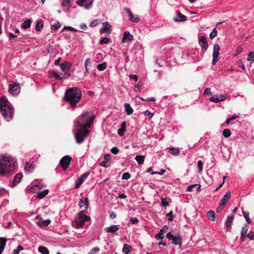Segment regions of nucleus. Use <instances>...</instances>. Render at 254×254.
Segmentation results:
<instances>
[{
  "mask_svg": "<svg viewBox=\"0 0 254 254\" xmlns=\"http://www.w3.org/2000/svg\"><path fill=\"white\" fill-rule=\"evenodd\" d=\"M59 66V69L57 71L55 70L50 71L49 76L50 77H54L56 79L61 80L63 78L69 77L73 71L71 64H57Z\"/></svg>",
  "mask_w": 254,
  "mask_h": 254,
  "instance_id": "nucleus-1",
  "label": "nucleus"
},
{
  "mask_svg": "<svg viewBox=\"0 0 254 254\" xmlns=\"http://www.w3.org/2000/svg\"><path fill=\"white\" fill-rule=\"evenodd\" d=\"M81 90L78 87H72L66 90L65 93V100L71 106H75L79 101L81 97Z\"/></svg>",
  "mask_w": 254,
  "mask_h": 254,
  "instance_id": "nucleus-2",
  "label": "nucleus"
},
{
  "mask_svg": "<svg viewBox=\"0 0 254 254\" xmlns=\"http://www.w3.org/2000/svg\"><path fill=\"white\" fill-rule=\"evenodd\" d=\"M95 116L91 112H86L79 116L75 124V127L86 128L90 127Z\"/></svg>",
  "mask_w": 254,
  "mask_h": 254,
  "instance_id": "nucleus-3",
  "label": "nucleus"
},
{
  "mask_svg": "<svg viewBox=\"0 0 254 254\" xmlns=\"http://www.w3.org/2000/svg\"><path fill=\"white\" fill-rule=\"evenodd\" d=\"M15 161L13 158L2 156L0 159V174L4 175L14 169Z\"/></svg>",
  "mask_w": 254,
  "mask_h": 254,
  "instance_id": "nucleus-4",
  "label": "nucleus"
},
{
  "mask_svg": "<svg viewBox=\"0 0 254 254\" xmlns=\"http://www.w3.org/2000/svg\"><path fill=\"white\" fill-rule=\"evenodd\" d=\"M9 102L4 97L0 99V111L4 119L9 122L12 117V110L9 106Z\"/></svg>",
  "mask_w": 254,
  "mask_h": 254,
  "instance_id": "nucleus-5",
  "label": "nucleus"
},
{
  "mask_svg": "<svg viewBox=\"0 0 254 254\" xmlns=\"http://www.w3.org/2000/svg\"><path fill=\"white\" fill-rule=\"evenodd\" d=\"M89 133V130L85 128L76 127L74 136L76 141L80 144L88 137Z\"/></svg>",
  "mask_w": 254,
  "mask_h": 254,
  "instance_id": "nucleus-6",
  "label": "nucleus"
},
{
  "mask_svg": "<svg viewBox=\"0 0 254 254\" xmlns=\"http://www.w3.org/2000/svg\"><path fill=\"white\" fill-rule=\"evenodd\" d=\"M85 211H80L76 216L74 220V226L76 228L83 226L85 222L90 220V217L84 214Z\"/></svg>",
  "mask_w": 254,
  "mask_h": 254,
  "instance_id": "nucleus-7",
  "label": "nucleus"
},
{
  "mask_svg": "<svg viewBox=\"0 0 254 254\" xmlns=\"http://www.w3.org/2000/svg\"><path fill=\"white\" fill-rule=\"evenodd\" d=\"M166 237L169 240H172V244L176 245H179L180 246H181L182 238L180 235L175 236L172 234L171 233L169 232L167 234Z\"/></svg>",
  "mask_w": 254,
  "mask_h": 254,
  "instance_id": "nucleus-8",
  "label": "nucleus"
},
{
  "mask_svg": "<svg viewBox=\"0 0 254 254\" xmlns=\"http://www.w3.org/2000/svg\"><path fill=\"white\" fill-rule=\"evenodd\" d=\"M71 160V157L69 156H65L63 157L60 161V165L63 169L65 171L68 168Z\"/></svg>",
  "mask_w": 254,
  "mask_h": 254,
  "instance_id": "nucleus-9",
  "label": "nucleus"
},
{
  "mask_svg": "<svg viewBox=\"0 0 254 254\" xmlns=\"http://www.w3.org/2000/svg\"><path fill=\"white\" fill-rule=\"evenodd\" d=\"M220 47L218 44H216L213 47L212 64H215L218 61Z\"/></svg>",
  "mask_w": 254,
  "mask_h": 254,
  "instance_id": "nucleus-10",
  "label": "nucleus"
},
{
  "mask_svg": "<svg viewBox=\"0 0 254 254\" xmlns=\"http://www.w3.org/2000/svg\"><path fill=\"white\" fill-rule=\"evenodd\" d=\"M90 174V172H88L82 175L80 177L76 180L75 188L76 189H78L86 178L89 176Z\"/></svg>",
  "mask_w": 254,
  "mask_h": 254,
  "instance_id": "nucleus-11",
  "label": "nucleus"
},
{
  "mask_svg": "<svg viewBox=\"0 0 254 254\" xmlns=\"http://www.w3.org/2000/svg\"><path fill=\"white\" fill-rule=\"evenodd\" d=\"M9 92L13 95H17L20 92V87L17 83L10 84L9 86Z\"/></svg>",
  "mask_w": 254,
  "mask_h": 254,
  "instance_id": "nucleus-12",
  "label": "nucleus"
},
{
  "mask_svg": "<svg viewBox=\"0 0 254 254\" xmlns=\"http://www.w3.org/2000/svg\"><path fill=\"white\" fill-rule=\"evenodd\" d=\"M111 25L107 22L103 23V27L100 29L101 34L107 33L110 34L112 31Z\"/></svg>",
  "mask_w": 254,
  "mask_h": 254,
  "instance_id": "nucleus-13",
  "label": "nucleus"
},
{
  "mask_svg": "<svg viewBox=\"0 0 254 254\" xmlns=\"http://www.w3.org/2000/svg\"><path fill=\"white\" fill-rule=\"evenodd\" d=\"M133 37L128 31H125L122 39V42H129L133 40Z\"/></svg>",
  "mask_w": 254,
  "mask_h": 254,
  "instance_id": "nucleus-14",
  "label": "nucleus"
},
{
  "mask_svg": "<svg viewBox=\"0 0 254 254\" xmlns=\"http://www.w3.org/2000/svg\"><path fill=\"white\" fill-rule=\"evenodd\" d=\"M177 16L173 18L175 22H184L187 20V16L183 15L180 11H177Z\"/></svg>",
  "mask_w": 254,
  "mask_h": 254,
  "instance_id": "nucleus-15",
  "label": "nucleus"
},
{
  "mask_svg": "<svg viewBox=\"0 0 254 254\" xmlns=\"http://www.w3.org/2000/svg\"><path fill=\"white\" fill-rule=\"evenodd\" d=\"M226 96L224 95H221L220 96H213L210 98V101L214 102V103H218L220 101H224L226 99Z\"/></svg>",
  "mask_w": 254,
  "mask_h": 254,
  "instance_id": "nucleus-16",
  "label": "nucleus"
},
{
  "mask_svg": "<svg viewBox=\"0 0 254 254\" xmlns=\"http://www.w3.org/2000/svg\"><path fill=\"white\" fill-rule=\"evenodd\" d=\"M199 43L201 48L204 50L208 48V44L206 37L205 36H200L199 38Z\"/></svg>",
  "mask_w": 254,
  "mask_h": 254,
  "instance_id": "nucleus-17",
  "label": "nucleus"
},
{
  "mask_svg": "<svg viewBox=\"0 0 254 254\" xmlns=\"http://www.w3.org/2000/svg\"><path fill=\"white\" fill-rule=\"evenodd\" d=\"M168 229V227L166 225L164 226L163 228L161 229L160 231H159V233L157 234L155 236V238L156 239H161V240H162L164 237L163 236V234L166 232L167 230Z\"/></svg>",
  "mask_w": 254,
  "mask_h": 254,
  "instance_id": "nucleus-18",
  "label": "nucleus"
},
{
  "mask_svg": "<svg viewBox=\"0 0 254 254\" xmlns=\"http://www.w3.org/2000/svg\"><path fill=\"white\" fill-rule=\"evenodd\" d=\"M104 160L100 163V165L102 167L107 168L109 166V164H108V162L111 159V156L110 154H105L104 156Z\"/></svg>",
  "mask_w": 254,
  "mask_h": 254,
  "instance_id": "nucleus-19",
  "label": "nucleus"
},
{
  "mask_svg": "<svg viewBox=\"0 0 254 254\" xmlns=\"http://www.w3.org/2000/svg\"><path fill=\"white\" fill-rule=\"evenodd\" d=\"M230 197L231 192L230 191H228L226 192V194L223 196L222 199L221 200L220 202L221 205H226L227 202H228V200L230 198Z\"/></svg>",
  "mask_w": 254,
  "mask_h": 254,
  "instance_id": "nucleus-20",
  "label": "nucleus"
},
{
  "mask_svg": "<svg viewBox=\"0 0 254 254\" xmlns=\"http://www.w3.org/2000/svg\"><path fill=\"white\" fill-rule=\"evenodd\" d=\"M22 177V174L20 173L17 174L15 177L14 179L12 182V187H14L17 185L18 183H19Z\"/></svg>",
  "mask_w": 254,
  "mask_h": 254,
  "instance_id": "nucleus-21",
  "label": "nucleus"
},
{
  "mask_svg": "<svg viewBox=\"0 0 254 254\" xmlns=\"http://www.w3.org/2000/svg\"><path fill=\"white\" fill-rule=\"evenodd\" d=\"M104 230L106 232L114 233L119 230V228L117 225H112L110 227L105 228Z\"/></svg>",
  "mask_w": 254,
  "mask_h": 254,
  "instance_id": "nucleus-22",
  "label": "nucleus"
},
{
  "mask_svg": "<svg viewBox=\"0 0 254 254\" xmlns=\"http://www.w3.org/2000/svg\"><path fill=\"white\" fill-rule=\"evenodd\" d=\"M233 215H230L227 217V219L225 224L227 229H229L231 228V224L233 222Z\"/></svg>",
  "mask_w": 254,
  "mask_h": 254,
  "instance_id": "nucleus-23",
  "label": "nucleus"
},
{
  "mask_svg": "<svg viewBox=\"0 0 254 254\" xmlns=\"http://www.w3.org/2000/svg\"><path fill=\"white\" fill-rule=\"evenodd\" d=\"M44 26L43 21L42 19H39L37 21L36 27L35 30L38 32L41 31Z\"/></svg>",
  "mask_w": 254,
  "mask_h": 254,
  "instance_id": "nucleus-24",
  "label": "nucleus"
},
{
  "mask_svg": "<svg viewBox=\"0 0 254 254\" xmlns=\"http://www.w3.org/2000/svg\"><path fill=\"white\" fill-rule=\"evenodd\" d=\"M207 217L209 221H214L215 220L216 215L213 210H209L207 213Z\"/></svg>",
  "mask_w": 254,
  "mask_h": 254,
  "instance_id": "nucleus-25",
  "label": "nucleus"
},
{
  "mask_svg": "<svg viewBox=\"0 0 254 254\" xmlns=\"http://www.w3.org/2000/svg\"><path fill=\"white\" fill-rule=\"evenodd\" d=\"M51 222V220L49 219L46 220H43L40 219L38 222H37V224L40 227H47Z\"/></svg>",
  "mask_w": 254,
  "mask_h": 254,
  "instance_id": "nucleus-26",
  "label": "nucleus"
},
{
  "mask_svg": "<svg viewBox=\"0 0 254 254\" xmlns=\"http://www.w3.org/2000/svg\"><path fill=\"white\" fill-rule=\"evenodd\" d=\"M25 169L28 173H31L34 170V166L32 164H29L28 163H27L25 166Z\"/></svg>",
  "mask_w": 254,
  "mask_h": 254,
  "instance_id": "nucleus-27",
  "label": "nucleus"
},
{
  "mask_svg": "<svg viewBox=\"0 0 254 254\" xmlns=\"http://www.w3.org/2000/svg\"><path fill=\"white\" fill-rule=\"evenodd\" d=\"M125 107V110L128 115H130L133 113V110L129 104H126Z\"/></svg>",
  "mask_w": 254,
  "mask_h": 254,
  "instance_id": "nucleus-28",
  "label": "nucleus"
},
{
  "mask_svg": "<svg viewBox=\"0 0 254 254\" xmlns=\"http://www.w3.org/2000/svg\"><path fill=\"white\" fill-rule=\"evenodd\" d=\"M249 226L245 225L242 229L241 231V237H246L247 235V233L249 230Z\"/></svg>",
  "mask_w": 254,
  "mask_h": 254,
  "instance_id": "nucleus-29",
  "label": "nucleus"
},
{
  "mask_svg": "<svg viewBox=\"0 0 254 254\" xmlns=\"http://www.w3.org/2000/svg\"><path fill=\"white\" fill-rule=\"evenodd\" d=\"M169 152L170 153L174 155H179L180 154L179 150L174 147L170 148L169 149Z\"/></svg>",
  "mask_w": 254,
  "mask_h": 254,
  "instance_id": "nucleus-30",
  "label": "nucleus"
},
{
  "mask_svg": "<svg viewBox=\"0 0 254 254\" xmlns=\"http://www.w3.org/2000/svg\"><path fill=\"white\" fill-rule=\"evenodd\" d=\"M31 20L30 19L25 20L22 24V27L24 29L29 28L31 26Z\"/></svg>",
  "mask_w": 254,
  "mask_h": 254,
  "instance_id": "nucleus-31",
  "label": "nucleus"
},
{
  "mask_svg": "<svg viewBox=\"0 0 254 254\" xmlns=\"http://www.w3.org/2000/svg\"><path fill=\"white\" fill-rule=\"evenodd\" d=\"M48 190H45L42 191H41L38 193L37 196V197L39 199H42L44 198L48 193Z\"/></svg>",
  "mask_w": 254,
  "mask_h": 254,
  "instance_id": "nucleus-32",
  "label": "nucleus"
},
{
  "mask_svg": "<svg viewBox=\"0 0 254 254\" xmlns=\"http://www.w3.org/2000/svg\"><path fill=\"white\" fill-rule=\"evenodd\" d=\"M38 251L43 254H49V251L47 248L45 247H39L38 248Z\"/></svg>",
  "mask_w": 254,
  "mask_h": 254,
  "instance_id": "nucleus-33",
  "label": "nucleus"
},
{
  "mask_svg": "<svg viewBox=\"0 0 254 254\" xmlns=\"http://www.w3.org/2000/svg\"><path fill=\"white\" fill-rule=\"evenodd\" d=\"M144 156L143 155H137L135 157V159L138 163L141 164L144 161Z\"/></svg>",
  "mask_w": 254,
  "mask_h": 254,
  "instance_id": "nucleus-34",
  "label": "nucleus"
},
{
  "mask_svg": "<svg viewBox=\"0 0 254 254\" xmlns=\"http://www.w3.org/2000/svg\"><path fill=\"white\" fill-rule=\"evenodd\" d=\"M243 216L244 217V218H245L246 219V222L248 223V224H250L251 223V220L250 218V217H249V213L248 212H247L245 211H243Z\"/></svg>",
  "mask_w": 254,
  "mask_h": 254,
  "instance_id": "nucleus-35",
  "label": "nucleus"
},
{
  "mask_svg": "<svg viewBox=\"0 0 254 254\" xmlns=\"http://www.w3.org/2000/svg\"><path fill=\"white\" fill-rule=\"evenodd\" d=\"M223 135L225 137H229L231 135V130L228 128L224 129L223 131Z\"/></svg>",
  "mask_w": 254,
  "mask_h": 254,
  "instance_id": "nucleus-36",
  "label": "nucleus"
},
{
  "mask_svg": "<svg viewBox=\"0 0 254 254\" xmlns=\"http://www.w3.org/2000/svg\"><path fill=\"white\" fill-rule=\"evenodd\" d=\"M132 250V247L131 246H129L127 244H124L123 248V252H131Z\"/></svg>",
  "mask_w": 254,
  "mask_h": 254,
  "instance_id": "nucleus-37",
  "label": "nucleus"
},
{
  "mask_svg": "<svg viewBox=\"0 0 254 254\" xmlns=\"http://www.w3.org/2000/svg\"><path fill=\"white\" fill-rule=\"evenodd\" d=\"M128 17H129V20L131 22L137 23L140 20V18L138 16H136L135 17H134V16L133 14H132V16H129Z\"/></svg>",
  "mask_w": 254,
  "mask_h": 254,
  "instance_id": "nucleus-38",
  "label": "nucleus"
},
{
  "mask_svg": "<svg viewBox=\"0 0 254 254\" xmlns=\"http://www.w3.org/2000/svg\"><path fill=\"white\" fill-rule=\"evenodd\" d=\"M110 41V39L107 37H103L100 40V44L101 45H103L105 44H107Z\"/></svg>",
  "mask_w": 254,
  "mask_h": 254,
  "instance_id": "nucleus-39",
  "label": "nucleus"
},
{
  "mask_svg": "<svg viewBox=\"0 0 254 254\" xmlns=\"http://www.w3.org/2000/svg\"><path fill=\"white\" fill-rule=\"evenodd\" d=\"M247 60L248 61L254 62V52L249 53L248 56Z\"/></svg>",
  "mask_w": 254,
  "mask_h": 254,
  "instance_id": "nucleus-40",
  "label": "nucleus"
},
{
  "mask_svg": "<svg viewBox=\"0 0 254 254\" xmlns=\"http://www.w3.org/2000/svg\"><path fill=\"white\" fill-rule=\"evenodd\" d=\"M217 34V31L216 28H214L213 31L209 34V37L212 40L214 38Z\"/></svg>",
  "mask_w": 254,
  "mask_h": 254,
  "instance_id": "nucleus-41",
  "label": "nucleus"
},
{
  "mask_svg": "<svg viewBox=\"0 0 254 254\" xmlns=\"http://www.w3.org/2000/svg\"><path fill=\"white\" fill-rule=\"evenodd\" d=\"M6 243V239L4 238H0V247L4 248L5 247Z\"/></svg>",
  "mask_w": 254,
  "mask_h": 254,
  "instance_id": "nucleus-42",
  "label": "nucleus"
},
{
  "mask_svg": "<svg viewBox=\"0 0 254 254\" xmlns=\"http://www.w3.org/2000/svg\"><path fill=\"white\" fill-rule=\"evenodd\" d=\"M70 4V0H63L62 2V5L64 7L69 6Z\"/></svg>",
  "mask_w": 254,
  "mask_h": 254,
  "instance_id": "nucleus-43",
  "label": "nucleus"
},
{
  "mask_svg": "<svg viewBox=\"0 0 254 254\" xmlns=\"http://www.w3.org/2000/svg\"><path fill=\"white\" fill-rule=\"evenodd\" d=\"M107 67V64H98L97 68L100 71L104 70Z\"/></svg>",
  "mask_w": 254,
  "mask_h": 254,
  "instance_id": "nucleus-44",
  "label": "nucleus"
},
{
  "mask_svg": "<svg viewBox=\"0 0 254 254\" xmlns=\"http://www.w3.org/2000/svg\"><path fill=\"white\" fill-rule=\"evenodd\" d=\"M161 205L163 206H167L169 205V202L167 201L166 198H161Z\"/></svg>",
  "mask_w": 254,
  "mask_h": 254,
  "instance_id": "nucleus-45",
  "label": "nucleus"
},
{
  "mask_svg": "<svg viewBox=\"0 0 254 254\" xmlns=\"http://www.w3.org/2000/svg\"><path fill=\"white\" fill-rule=\"evenodd\" d=\"M126 130V129L121 127L118 129V133L119 134V135L122 136L124 135Z\"/></svg>",
  "mask_w": 254,
  "mask_h": 254,
  "instance_id": "nucleus-46",
  "label": "nucleus"
},
{
  "mask_svg": "<svg viewBox=\"0 0 254 254\" xmlns=\"http://www.w3.org/2000/svg\"><path fill=\"white\" fill-rule=\"evenodd\" d=\"M130 177V175L129 173H125L122 175V179L123 180H127L129 179Z\"/></svg>",
  "mask_w": 254,
  "mask_h": 254,
  "instance_id": "nucleus-47",
  "label": "nucleus"
},
{
  "mask_svg": "<svg viewBox=\"0 0 254 254\" xmlns=\"http://www.w3.org/2000/svg\"><path fill=\"white\" fill-rule=\"evenodd\" d=\"M237 118H238V116L237 115H234L232 117H231V118H228L227 120V121H226V123L227 124H229L231 121L236 120V119H237Z\"/></svg>",
  "mask_w": 254,
  "mask_h": 254,
  "instance_id": "nucleus-48",
  "label": "nucleus"
},
{
  "mask_svg": "<svg viewBox=\"0 0 254 254\" xmlns=\"http://www.w3.org/2000/svg\"><path fill=\"white\" fill-rule=\"evenodd\" d=\"M37 188H36L35 186H34V185L30 187V188L28 190V191L29 192L34 193L37 191Z\"/></svg>",
  "mask_w": 254,
  "mask_h": 254,
  "instance_id": "nucleus-49",
  "label": "nucleus"
},
{
  "mask_svg": "<svg viewBox=\"0 0 254 254\" xmlns=\"http://www.w3.org/2000/svg\"><path fill=\"white\" fill-rule=\"evenodd\" d=\"M99 251V249L97 247L94 248L92 249L88 254H95Z\"/></svg>",
  "mask_w": 254,
  "mask_h": 254,
  "instance_id": "nucleus-50",
  "label": "nucleus"
},
{
  "mask_svg": "<svg viewBox=\"0 0 254 254\" xmlns=\"http://www.w3.org/2000/svg\"><path fill=\"white\" fill-rule=\"evenodd\" d=\"M129 221L131 222L133 224H136L138 223L139 222L138 219L136 217L130 218Z\"/></svg>",
  "mask_w": 254,
  "mask_h": 254,
  "instance_id": "nucleus-51",
  "label": "nucleus"
},
{
  "mask_svg": "<svg viewBox=\"0 0 254 254\" xmlns=\"http://www.w3.org/2000/svg\"><path fill=\"white\" fill-rule=\"evenodd\" d=\"M167 216L169 217L168 218V220L169 221H172L173 220V212L172 211H171L167 213Z\"/></svg>",
  "mask_w": 254,
  "mask_h": 254,
  "instance_id": "nucleus-52",
  "label": "nucleus"
},
{
  "mask_svg": "<svg viewBox=\"0 0 254 254\" xmlns=\"http://www.w3.org/2000/svg\"><path fill=\"white\" fill-rule=\"evenodd\" d=\"M197 166L198 167L199 171L201 172L203 168V163L201 160H199L197 162Z\"/></svg>",
  "mask_w": 254,
  "mask_h": 254,
  "instance_id": "nucleus-53",
  "label": "nucleus"
},
{
  "mask_svg": "<svg viewBox=\"0 0 254 254\" xmlns=\"http://www.w3.org/2000/svg\"><path fill=\"white\" fill-rule=\"evenodd\" d=\"M111 152L114 154H117L119 153V150L118 147H114L111 149Z\"/></svg>",
  "mask_w": 254,
  "mask_h": 254,
  "instance_id": "nucleus-54",
  "label": "nucleus"
},
{
  "mask_svg": "<svg viewBox=\"0 0 254 254\" xmlns=\"http://www.w3.org/2000/svg\"><path fill=\"white\" fill-rule=\"evenodd\" d=\"M203 95H211L212 93L210 91V89L209 88H206L204 91Z\"/></svg>",
  "mask_w": 254,
  "mask_h": 254,
  "instance_id": "nucleus-55",
  "label": "nucleus"
},
{
  "mask_svg": "<svg viewBox=\"0 0 254 254\" xmlns=\"http://www.w3.org/2000/svg\"><path fill=\"white\" fill-rule=\"evenodd\" d=\"M89 200H88V198L87 197H86L85 198V202L84 203V205L85 206V211L86 212V210L88 209V205H89Z\"/></svg>",
  "mask_w": 254,
  "mask_h": 254,
  "instance_id": "nucleus-56",
  "label": "nucleus"
},
{
  "mask_svg": "<svg viewBox=\"0 0 254 254\" xmlns=\"http://www.w3.org/2000/svg\"><path fill=\"white\" fill-rule=\"evenodd\" d=\"M65 29H67V30H70V31H72V32H76V31H77L76 29H75V28H73L72 27H70V26H65L64 28L63 31H64V30Z\"/></svg>",
  "mask_w": 254,
  "mask_h": 254,
  "instance_id": "nucleus-57",
  "label": "nucleus"
},
{
  "mask_svg": "<svg viewBox=\"0 0 254 254\" xmlns=\"http://www.w3.org/2000/svg\"><path fill=\"white\" fill-rule=\"evenodd\" d=\"M86 1V0H79V1H77L76 2V3L80 6H83L84 5V3H85Z\"/></svg>",
  "mask_w": 254,
  "mask_h": 254,
  "instance_id": "nucleus-58",
  "label": "nucleus"
},
{
  "mask_svg": "<svg viewBox=\"0 0 254 254\" xmlns=\"http://www.w3.org/2000/svg\"><path fill=\"white\" fill-rule=\"evenodd\" d=\"M247 237L251 240H254V234L252 231H250L248 234Z\"/></svg>",
  "mask_w": 254,
  "mask_h": 254,
  "instance_id": "nucleus-59",
  "label": "nucleus"
},
{
  "mask_svg": "<svg viewBox=\"0 0 254 254\" xmlns=\"http://www.w3.org/2000/svg\"><path fill=\"white\" fill-rule=\"evenodd\" d=\"M61 26L60 22H57L52 26V28H55V30H57L61 27Z\"/></svg>",
  "mask_w": 254,
  "mask_h": 254,
  "instance_id": "nucleus-60",
  "label": "nucleus"
},
{
  "mask_svg": "<svg viewBox=\"0 0 254 254\" xmlns=\"http://www.w3.org/2000/svg\"><path fill=\"white\" fill-rule=\"evenodd\" d=\"M165 172V170L164 169H161V171L160 172H153L151 173L152 175H155V174H159V175H163Z\"/></svg>",
  "mask_w": 254,
  "mask_h": 254,
  "instance_id": "nucleus-61",
  "label": "nucleus"
},
{
  "mask_svg": "<svg viewBox=\"0 0 254 254\" xmlns=\"http://www.w3.org/2000/svg\"><path fill=\"white\" fill-rule=\"evenodd\" d=\"M34 186H35L36 188H37V190H41L42 188L43 185L41 183H39L38 184L34 185Z\"/></svg>",
  "mask_w": 254,
  "mask_h": 254,
  "instance_id": "nucleus-62",
  "label": "nucleus"
},
{
  "mask_svg": "<svg viewBox=\"0 0 254 254\" xmlns=\"http://www.w3.org/2000/svg\"><path fill=\"white\" fill-rule=\"evenodd\" d=\"M129 78L130 79H132V80H134L135 81H137V76L135 74H130L129 75Z\"/></svg>",
  "mask_w": 254,
  "mask_h": 254,
  "instance_id": "nucleus-63",
  "label": "nucleus"
},
{
  "mask_svg": "<svg viewBox=\"0 0 254 254\" xmlns=\"http://www.w3.org/2000/svg\"><path fill=\"white\" fill-rule=\"evenodd\" d=\"M124 10L127 13L128 16H132V13H131L129 8H128L127 7H125Z\"/></svg>",
  "mask_w": 254,
  "mask_h": 254,
  "instance_id": "nucleus-64",
  "label": "nucleus"
}]
</instances>
